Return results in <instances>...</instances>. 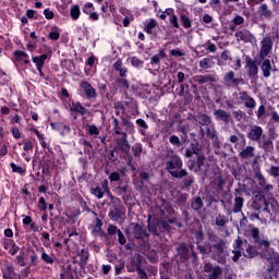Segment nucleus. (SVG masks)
<instances>
[{"mask_svg":"<svg viewBox=\"0 0 279 279\" xmlns=\"http://www.w3.org/2000/svg\"><path fill=\"white\" fill-rule=\"evenodd\" d=\"M251 235L253 236L255 245L259 250H263L262 258L264 260H268L270 268L269 271H274L275 269H279V254L271 251V242L265 235H260V230L258 228H253L251 230Z\"/></svg>","mask_w":279,"mask_h":279,"instance_id":"nucleus-1","label":"nucleus"},{"mask_svg":"<svg viewBox=\"0 0 279 279\" xmlns=\"http://www.w3.org/2000/svg\"><path fill=\"white\" fill-rule=\"evenodd\" d=\"M207 236L208 241L214 243L211 244V247L214 248V259L217 260V263L225 265L226 258L228 257V252L226 251V241L218 238L217 234L210 231L207 233Z\"/></svg>","mask_w":279,"mask_h":279,"instance_id":"nucleus-2","label":"nucleus"},{"mask_svg":"<svg viewBox=\"0 0 279 279\" xmlns=\"http://www.w3.org/2000/svg\"><path fill=\"white\" fill-rule=\"evenodd\" d=\"M184 162H182V158L178 155H172L170 160L166 162V170L172 178H177V180H182V178H186L189 172L186 169H182Z\"/></svg>","mask_w":279,"mask_h":279,"instance_id":"nucleus-3","label":"nucleus"},{"mask_svg":"<svg viewBox=\"0 0 279 279\" xmlns=\"http://www.w3.org/2000/svg\"><path fill=\"white\" fill-rule=\"evenodd\" d=\"M247 138L250 141H254L255 143H259L263 138H265L263 128L259 125H252L248 130Z\"/></svg>","mask_w":279,"mask_h":279,"instance_id":"nucleus-4","label":"nucleus"},{"mask_svg":"<svg viewBox=\"0 0 279 279\" xmlns=\"http://www.w3.org/2000/svg\"><path fill=\"white\" fill-rule=\"evenodd\" d=\"M260 50H259V58L260 60H265L266 57L269 56L274 47V41H271V37H264L260 41Z\"/></svg>","mask_w":279,"mask_h":279,"instance_id":"nucleus-5","label":"nucleus"},{"mask_svg":"<svg viewBox=\"0 0 279 279\" xmlns=\"http://www.w3.org/2000/svg\"><path fill=\"white\" fill-rule=\"evenodd\" d=\"M225 86L235 88L239 84H243V78L234 77V71H229L223 76Z\"/></svg>","mask_w":279,"mask_h":279,"instance_id":"nucleus-6","label":"nucleus"},{"mask_svg":"<svg viewBox=\"0 0 279 279\" xmlns=\"http://www.w3.org/2000/svg\"><path fill=\"white\" fill-rule=\"evenodd\" d=\"M109 217L112 221H119V219L125 217V209L119 203L114 204L109 211Z\"/></svg>","mask_w":279,"mask_h":279,"instance_id":"nucleus-7","label":"nucleus"},{"mask_svg":"<svg viewBox=\"0 0 279 279\" xmlns=\"http://www.w3.org/2000/svg\"><path fill=\"white\" fill-rule=\"evenodd\" d=\"M251 206L254 210H267L268 208L267 198H265V196L263 195H256Z\"/></svg>","mask_w":279,"mask_h":279,"instance_id":"nucleus-8","label":"nucleus"},{"mask_svg":"<svg viewBox=\"0 0 279 279\" xmlns=\"http://www.w3.org/2000/svg\"><path fill=\"white\" fill-rule=\"evenodd\" d=\"M108 189H109L108 180H105L101 183V187L100 186L92 187L90 193H92V195L97 197V199H102L104 196L106 195V193H108Z\"/></svg>","mask_w":279,"mask_h":279,"instance_id":"nucleus-9","label":"nucleus"},{"mask_svg":"<svg viewBox=\"0 0 279 279\" xmlns=\"http://www.w3.org/2000/svg\"><path fill=\"white\" fill-rule=\"evenodd\" d=\"M255 178L258 180V184L259 186H262L264 193H270V191H274V185L267 183V180L265 179L263 173H260V171H257L255 173Z\"/></svg>","mask_w":279,"mask_h":279,"instance_id":"nucleus-10","label":"nucleus"},{"mask_svg":"<svg viewBox=\"0 0 279 279\" xmlns=\"http://www.w3.org/2000/svg\"><path fill=\"white\" fill-rule=\"evenodd\" d=\"M235 38H238V40H241L242 43H253L255 40L254 35L245 28L236 32Z\"/></svg>","mask_w":279,"mask_h":279,"instance_id":"nucleus-11","label":"nucleus"},{"mask_svg":"<svg viewBox=\"0 0 279 279\" xmlns=\"http://www.w3.org/2000/svg\"><path fill=\"white\" fill-rule=\"evenodd\" d=\"M240 101L244 104L245 108H256V100L247 92L240 93Z\"/></svg>","mask_w":279,"mask_h":279,"instance_id":"nucleus-12","label":"nucleus"},{"mask_svg":"<svg viewBox=\"0 0 279 279\" xmlns=\"http://www.w3.org/2000/svg\"><path fill=\"white\" fill-rule=\"evenodd\" d=\"M214 117L217 121H223V123L232 121V116L223 109H215Z\"/></svg>","mask_w":279,"mask_h":279,"instance_id":"nucleus-13","label":"nucleus"},{"mask_svg":"<svg viewBox=\"0 0 279 279\" xmlns=\"http://www.w3.org/2000/svg\"><path fill=\"white\" fill-rule=\"evenodd\" d=\"M81 88L84 90L87 99H95L97 98V90L93 88V85H90L86 81L81 82Z\"/></svg>","mask_w":279,"mask_h":279,"instance_id":"nucleus-14","label":"nucleus"},{"mask_svg":"<svg viewBox=\"0 0 279 279\" xmlns=\"http://www.w3.org/2000/svg\"><path fill=\"white\" fill-rule=\"evenodd\" d=\"M199 134H201L202 138L207 136L208 138H211V140L216 138V141H217V130H215L214 124H209L208 126H206V131L204 130L203 126H201Z\"/></svg>","mask_w":279,"mask_h":279,"instance_id":"nucleus-15","label":"nucleus"},{"mask_svg":"<svg viewBox=\"0 0 279 279\" xmlns=\"http://www.w3.org/2000/svg\"><path fill=\"white\" fill-rule=\"evenodd\" d=\"M117 146L124 154H129L130 151V142L128 141V133H122V137L117 140Z\"/></svg>","mask_w":279,"mask_h":279,"instance_id":"nucleus-16","label":"nucleus"},{"mask_svg":"<svg viewBox=\"0 0 279 279\" xmlns=\"http://www.w3.org/2000/svg\"><path fill=\"white\" fill-rule=\"evenodd\" d=\"M3 279H21V275L14 271L12 264H7L3 270Z\"/></svg>","mask_w":279,"mask_h":279,"instance_id":"nucleus-17","label":"nucleus"},{"mask_svg":"<svg viewBox=\"0 0 279 279\" xmlns=\"http://www.w3.org/2000/svg\"><path fill=\"white\" fill-rule=\"evenodd\" d=\"M70 112L71 114H75L74 119H77L76 114H86V112H88V110H86V108H84V106H82V104L80 102H72L70 106Z\"/></svg>","mask_w":279,"mask_h":279,"instance_id":"nucleus-18","label":"nucleus"},{"mask_svg":"<svg viewBox=\"0 0 279 279\" xmlns=\"http://www.w3.org/2000/svg\"><path fill=\"white\" fill-rule=\"evenodd\" d=\"M50 126L52 128V130H57V132H60L62 136H65V134L71 133V128H69L62 122H52L50 123Z\"/></svg>","mask_w":279,"mask_h":279,"instance_id":"nucleus-19","label":"nucleus"},{"mask_svg":"<svg viewBox=\"0 0 279 279\" xmlns=\"http://www.w3.org/2000/svg\"><path fill=\"white\" fill-rule=\"evenodd\" d=\"M246 65L248 68V77H256V75H258V65H256V61L246 57Z\"/></svg>","mask_w":279,"mask_h":279,"instance_id":"nucleus-20","label":"nucleus"},{"mask_svg":"<svg viewBox=\"0 0 279 279\" xmlns=\"http://www.w3.org/2000/svg\"><path fill=\"white\" fill-rule=\"evenodd\" d=\"M131 228H133V236L135 239H143L144 236H149L147 231L143 229L138 223H131Z\"/></svg>","mask_w":279,"mask_h":279,"instance_id":"nucleus-21","label":"nucleus"},{"mask_svg":"<svg viewBox=\"0 0 279 279\" xmlns=\"http://www.w3.org/2000/svg\"><path fill=\"white\" fill-rule=\"evenodd\" d=\"M240 195H241V190H235L233 213H241L243 208V203L245 202V199H243V197H241Z\"/></svg>","mask_w":279,"mask_h":279,"instance_id":"nucleus-22","label":"nucleus"},{"mask_svg":"<svg viewBox=\"0 0 279 279\" xmlns=\"http://www.w3.org/2000/svg\"><path fill=\"white\" fill-rule=\"evenodd\" d=\"M239 156H240V158H243L244 160L254 158V156H256V148L253 146H246L244 149L241 150Z\"/></svg>","mask_w":279,"mask_h":279,"instance_id":"nucleus-23","label":"nucleus"},{"mask_svg":"<svg viewBox=\"0 0 279 279\" xmlns=\"http://www.w3.org/2000/svg\"><path fill=\"white\" fill-rule=\"evenodd\" d=\"M257 143L258 147H260L265 151H274V142H271V140H269L268 137L264 136Z\"/></svg>","mask_w":279,"mask_h":279,"instance_id":"nucleus-24","label":"nucleus"},{"mask_svg":"<svg viewBox=\"0 0 279 279\" xmlns=\"http://www.w3.org/2000/svg\"><path fill=\"white\" fill-rule=\"evenodd\" d=\"M196 121L197 123H199V125H202V128H206L213 124V119L210 118V116L205 113H198L196 116Z\"/></svg>","mask_w":279,"mask_h":279,"instance_id":"nucleus-25","label":"nucleus"},{"mask_svg":"<svg viewBox=\"0 0 279 279\" xmlns=\"http://www.w3.org/2000/svg\"><path fill=\"white\" fill-rule=\"evenodd\" d=\"M177 252L183 260H189V257L191 256V251H189V247L186 244H179L177 247Z\"/></svg>","mask_w":279,"mask_h":279,"instance_id":"nucleus-26","label":"nucleus"},{"mask_svg":"<svg viewBox=\"0 0 279 279\" xmlns=\"http://www.w3.org/2000/svg\"><path fill=\"white\" fill-rule=\"evenodd\" d=\"M198 84H208V82L217 83L219 82V77L214 74H207V75H198L197 76Z\"/></svg>","mask_w":279,"mask_h":279,"instance_id":"nucleus-27","label":"nucleus"},{"mask_svg":"<svg viewBox=\"0 0 279 279\" xmlns=\"http://www.w3.org/2000/svg\"><path fill=\"white\" fill-rule=\"evenodd\" d=\"M113 68L116 69V71L119 72L120 77H126V75H128V68L123 66V61L121 59H118L113 63Z\"/></svg>","mask_w":279,"mask_h":279,"instance_id":"nucleus-28","label":"nucleus"},{"mask_svg":"<svg viewBox=\"0 0 279 279\" xmlns=\"http://www.w3.org/2000/svg\"><path fill=\"white\" fill-rule=\"evenodd\" d=\"M198 64L201 69H213L215 66V57L203 58Z\"/></svg>","mask_w":279,"mask_h":279,"instance_id":"nucleus-29","label":"nucleus"},{"mask_svg":"<svg viewBox=\"0 0 279 279\" xmlns=\"http://www.w3.org/2000/svg\"><path fill=\"white\" fill-rule=\"evenodd\" d=\"M14 56L17 62H24V64H29V60H28L29 54H27V52L23 50H15Z\"/></svg>","mask_w":279,"mask_h":279,"instance_id":"nucleus-30","label":"nucleus"},{"mask_svg":"<svg viewBox=\"0 0 279 279\" xmlns=\"http://www.w3.org/2000/svg\"><path fill=\"white\" fill-rule=\"evenodd\" d=\"M262 71L264 77H270L271 76V61L269 59H265L262 63Z\"/></svg>","mask_w":279,"mask_h":279,"instance_id":"nucleus-31","label":"nucleus"},{"mask_svg":"<svg viewBox=\"0 0 279 279\" xmlns=\"http://www.w3.org/2000/svg\"><path fill=\"white\" fill-rule=\"evenodd\" d=\"M163 58H167V52H165V49H160L157 54H154L150 58V64H160V62H161V60H163Z\"/></svg>","mask_w":279,"mask_h":279,"instance_id":"nucleus-32","label":"nucleus"},{"mask_svg":"<svg viewBox=\"0 0 279 279\" xmlns=\"http://www.w3.org/2000/svg\"><path fill=\"white\" fill-rule=\"evenodd\" d=\"M197 250L201 252V254H211V257L215 258V248L213 245H210V243L207 245H198Z\"/></svg>","mask_w":279,"mask_h":279,"instance_id":"nucleus-33","label":"nucleus"},{"mask_svg":"<svg viewBox=\"0 0 279 279\" xmlns=\"http://www.w3.org/2000/svg\"><path fill=\"white\" fill-rule=\"evenodd\" d=\"M45 60H47V54H41L38 57H33V62L37 66V71H40L45 66Z\"/></svg>","mask_w":279,"mask_h":279,"instance_id":"nucleus-34","label":"nucleus"},{"mask_svg":"<svg viewBox=\"0 0 279 279\" xmlns=\"http://www.w3.org/2000/svg\"><path fill=\"white\" fill-rule=\"evenodd\" d=\"M116 84L123 90L130 89V82L126 81L125 76H121L116 80Z\"/></svg>","mask_w":279,"mask_h":279,"instance_id":"nucleus-35","label":"nucleus"},{"mask_svg":"<svg viewBox=\"0 0 279 279\" xmlns=\"http://www.w3.org/2000/svg\"><path fill=\"white\" fill-rule=\"evenodd\" d=\"M191 206L193 210H202L204 208V201H202V197H194Z\"/></svg>","mask_w":279,"mask_h":279,"instance_id":"nucleus-36","label":"nucleus"},{"mask_svg":"<svg viewBox=\"0 0 279 279\" xmlns=\"http://www.w3.org/2000/svg\"><path fill=\"white\" fill-rule=\"evenodd\" d=\"M259 14L265 19H271L272 13H271V10H269V7L264 3L259 7Z\"/></svg>","mask_w":279,"mask_h":279,"instance_id":"nucleus-37","label":"nucleus"},{"mask_svg":"<svg viewBox=\"0 0 279 279\" xmlns=\"http://www.w3.org/2000/svg\"><path fill=\"white\" fill-rule=\"evenodd\" d=\"M101 226H104V222L101 221V219L97 218L94 229L92 231L94 236H101Z\"/></svg>","mask_w":279,"mask_h":279,"instance_id":"nucleus-38","label":"nucleus"},{"mask_svg":"<svg viewBox=\"0 0 279 279\" xmlns=\"http://www.w3.org/2000/svg\"><path fill=\"white\" fill-rule=\"evenodd\" d=\"M226 223H228V217L226 215H218L216 216V226L218 228H223V226H226Z\"/></svg>","mask_w":279,"mask_h":279,"instance_id":"nucleus-39","label":"nucleus"},{"mask_svg":"<svg viewBox=\"0 0 279 279\" xmlns=\"http://www.w3.org/2000/svg\"><path fill=\"white\" fill-rule=\"evenodd\" d=\"M41 260H44V263H47V265H53V263H56V256L49 255L46 252H43Z\"/></svg>","mask_w":279,"mask_h":279,"instance_id":"nucleus-40","label":"nucleus"},{"mask_svg":"<svg viewBox=\"0 0 279 279\" xmlns=\"http://www.w3.org/2000/svg\"><path fill=\"white\" fill-rule=\"evenodd\" d=\"M158 25V22L154 19L149 20L146 24H145V32L147 34H151V32L154 31V28Z\"/></svg>","mask_w":279,"mask_h":279,"instance_id":"nucleus-41","label":"nucleus"},{"mask_svg":"<svg viewBox=\"0 0 279 279\" xmlns=\"http://www.w3.org/2000/svg\"><path fill=\"white\" fill-rule=\"evenodd\" d=\"M180 19H181V23H182L183 27H185V29L191 28V25L193 22L191 21L190 16H187L185 14H181Z\"/></svg>","mask_w":279,"mask_h":279,"instance_id":"nucleus-42","label":"nucleus"},{"mask_svg":"<svg viewBox=\"0 0 279 279\" xmlns=\"http://www.w3.org/2000/svg\"><path fill=\"white\" fill-rule=\"evenodd\" d=\"M70 14H71V17L73 19V21H77V19H80V14H81L80 5H73L70 10Z\"/></svg>","mask_w":279,"mask_h":279,"instance_id":"nucleus-43","label":"nucleus"},{"mask_svg":"<svg viewBox=\"0 0 279 279\" xmlns=\"http://www.w3.org/2000/svg\"><path fill=\"white\" fill-rule=\"evenodd\" d=\"M10 167H11L13 173H20V175H23V173H25V171H26L25 168L16 165L14 162L10 163Z\"/></svg>","mask_w":279,"mask_h":279,"instance_id":"nucleus-44","label":"nucleus"},{"mask_svg":"<svg viewBox=\"0 0 279 279\" xmlns=\"http://www.w3.org/2000/svg\"><path fill=\"white\" fill-rule=\"evenodd\" d=\"M113 130H114V134H117L118 136L119 135L123 136V134H125V132L121 131V124H119L118 119H113Z\"/></svg>","mask_w":279,"mask_h":279,"instance_id":"nucleus-45","label":"nucleus"},{"mask_svg":"<svg viewBox=\"0 0 279 279\" xmlns=\"http://www.w3.org/2000/svg\"><path fill=\"white\" fill-rule=\"evenodd\" d=\"M221 274H222L221 267L216 266L211 270V274L209 275V279H217L220 277Z\"/></svg>","mask_w":279,"mask_h":279,"instance_id":"nucleus-46","label":"nucleus"},{"mask_svg":"<svg viewBox=\"0 0 279 279\" xmlns=\"http://www.w3.org/2000/svg\"><path fill=\"white\" fill-rule=\"evenodd\" d=\"M132 66H135L136 69H143V61L136 57H133L131 59Z\"/></svg>","mask_w":279,"mask_h":279,"instance_id":"nucleus-47","label":"nucleus"},{"mask_svg":"<svg viewBox=\"0 0 279 279\" xmlns=\"http://www.w3.org/2000/svg\"><path fill=\"white\" fill-rule=\"evenodd\" d=\"M119 228H117V226L114 225H109L108 229H107V233L110 235V236H114V234H119Z\"/></svg>","mask_w":279,"mask_h":279,"instance_id":"nucleus-48","label":"nucleus"},{"mask_svg":"<svg viewBox=\"0 0 279 279\" xmlns=\"http://www.w3.org/2000/svg\"><path fill=\"white\" fill-rule=\"evenodd\" d=\"M195 182V177L193 175H187L184 180H183V184L186 189H189V186L193 185Z\"/></svg>","mask_w":279,"mask_h":279,"instance_id":"nucleus-49","label":"nucleus"},{"mask_svg":"<svg viewBox=\"0 0 279 279\" xmlns=\"http://www.w3.org/2000/svg\"><path fill=\"white\" fill-rule=\"evenodd\" d=\"M268 173L271 175V178H279V167L270 166Z\"/></svg>","mask_w":279,"mask_h":279,"instance_id":"nucleus-50","label":"nucleus"},{"mask_svg":"<svg viewBox=\"0 0 279 279\" xmlns=\"http://www.w3.org/2000/svg\"><path fill=\"white\" fill-rule=\"evenodd\" d=\"M88 134H90V136H99V129L96 125H89Z\"/></svg>","mask_w":279,"mask_h":279,"instance_id":"nucleus-51","label":"nucleus"},{"mask_svg":"<svg viewBox=\"0 0 279 279\" xmlns=\"http://www.w3.org/2000/svg\"><path fill=\"white\" fill-rule=\"evenodd\" d=\"M216 189L219 191V190H221V189H223V184H226V181H223V177H221V175H218L217 178H216Z\"/></svg>","mask_w":279,"mask_h":279,"instance_id":"nucleus-52","label":"nucleus"},{"mask_svg":"<svg viewBox=\"0 0 279 279\" xmlns=\"http://www.w3.org/2000/svg\"><path fill=\"white\" fill-rule=\"evenodd\" d=\"M123 125L129 134H132V132H134V124H132V122L124 120Z\"/></svg>","mask_w":279,"mask_h":279,"instance_id":"nucleus-53","label":"nucleus"},{"mask_svg":"<svg viewBox=\"0 0 279 279\" xmlns=\"http://www.w3.org/2000/svg\"><path fill=\"white\" fill-rule=\"evenodd\" d=\"M170 54L174 56L175 58H182V56H186V53L180 49L170 50Z\"/></svg>","mask_w":279,"mask_h":279,"instance_id":"nucleus-54","label":"nucleus"},{"mask_svg":"<svg viewBox=\"0 0 279 279\" xmlns=\"http://www.w3.org/2000/svg\"><path fill=\"white\" fill-rule=\"evenodd\" d=\"M132 149L134 151V156H141V154H143V145L141 144H136Z\"/></svg>","mask_w":279,"mask_h":279,"instance_id":"nucleus-55","label":"nucleus"},{"mask_svg":"<svg viewBox=\"0 0 279 279\" xmlns=\"http://www.w3.org/2000/svg\"><path fill=\"white\" fill-rule=\"evenodd\" d=\"M233 117H234L235 121H242L243 117H245V113L241 110L233 111Z\"/></svg>","mask_w":279,"mask_h":279,"instance_id":"nucleus-56","label":"nucleus"},{"mask_svg":"<svg viewBox=\"0 0 279 279\" xmlns=\"http://www.w3.org/2000/svg\"><path fill=\"white\" fill-rule=\"evenodd\" d=\"M109 180L110 182H119V180H121V174H119V172H112L109 175Z\"/></svg>","mask_w":279,"mask_h":279,"instance_id":"nucleus-57","label":"nucleus"},{"mask_svg":"<svg viewBox=\"0 0 279 279\" xmlns=\"http://www.w3.org/2000/svg\"><path fill=\"white\" fill-rule=\"evenodd\" d=\"M93 10H95L93 3L88 2L84 5L83 12L85 14H90V12H93Z\"/></svg>","mask_w":279,"mask_h":279,"instance_id":"nucleus-58","label":"nucleus"},{"mask_svg":"<svg viewBox=\"0 0 279 279\" xmlns=\"http://www.w3.org/2000/svg\"><path fill=\"white\" fill-rule=\"evenodd\" d=\"M41 236H43V239H44V245H45V247H49V245H50V243H49V241H50V235H49V233H48V232H43V233H41Z\"/></svg>","mask_w":279,"mask_h":279,"instance_id":"nucleus-59","label":"nucleus"},{"mask_svg":"<svg viewBox=\"0 0 279 279\" xmlns=\"http://www.w3.org/2000/svg\"><path fill=\"white\" fill-rule=\"evenodd\" d=\"M169 21H170L171 25H173V27H180V23L178 22V16L175 14L171 15L169 17Z\"/></svg>","mask_w":279,"mask_h":279,"instance_id":"nucleus-60","label":"nucleus"},{"mask_svg":"<svg viewBox=\"0 0 279 279\" xmlns=\"http://www.w3.org/2000/svg\"><path fill=\"white\" fill-rule=\"evenodd\" d=\"M125 268V263L121 262L120 265H116V276H119Z\"/></svg>","mask_w":279,"mask_h":279,"instance_id":"nucleus-61","label":"nucleus"},{"mask_svg":"<svg viewBox=\"0 0 279 279\" xmlns=\"http://www.w3.org/2000/svg\"><path fill=\"white\" fill-rule=\"evenodd\" d=\"M24 151H32L34 149V144L29 141H26L23 146Z\"/></svg>","mask_w":279,"mask_h":279,"instance_id":"nucleus-62","label":"nucleus"},{"mask_svg":"<svg viewBox=\"0 0 279 279\" xmlns=\"http://www.w3.org/2000/svg\"><path fill=\"white\" fill-rule=\"evenodd\" d=\"M50 40H58L60 38V32L58 31H52L49 34Z\"/></svg>","mask_w":279,"mask_h":279,"instance_id":"nucleus-63","label":"nucleus"},{"mask_svg":"<svg viewBox=\"0 0 279 279\" xmlns=\"http://www.w3.org/2000/svg\"><path fill=\"white\" fill-rule=\"evenodd\" d=\"M44 16H46L48 21H51V19H53V11H51L50 9H45Z\"/></svg>","mask_w":279,"mask_h":279,"instance_id":"nucleus-64","label":"nucleus"}]
</instances>
